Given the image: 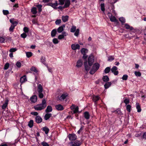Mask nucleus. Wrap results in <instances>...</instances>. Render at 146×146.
Here are the masks:
<instances>
[{"label":"nucleus","mask_w":146,"mask_h":146,"mask_svg":"<svg viewBox=\"0 0 146 146\" xmlns=\"http://www.w3.org/2000/svg\"><path fill=\"white\" fill-rule=\"evenodd\" d=\"M40 62L44 64L47 67V64H46V58L45 57L42 56L40 58Z\"/></svg>","instance_id":"obj_10"},{"label":"nucleus","mask_w":146,"mask_h":146,"mask_svg":"<svg viewBox=\"0 0 146 146\" xmlns=\"http://www.w3.org/2000/svg\"><path fill=\"white\" fill-rule=\"evenodd\" d=\"M69 139L70 141H74L77 139V136L74 133L69 134L68 135Z\"/></svg>","instance_id":"obj_6"},{"label":"nucleus","mask_w":146,"mask_h":146,"mask_svg":"<svg viewBox=\"0 0 146 146\" xmlns=\"http://www.w3.org/2000/svg\"><path fill=\"white\" fill-rule=\"evenodd\" d=\"M111 68L109 67H108L106 68L104 70V72L106 74L108 73L110 71Z\"/></svg>","instance_id":"obj_31"},{"label":"nucleus","mask_w":146,"mask_h":146,"mask_svg":"<svg viewBox=\"0 0 146 146\" xmlns=\"http://www.w3.org/2000/svg\"><path fill=\"white\" fill-rule=\"evenodd\" d=\"M46 106V101L45 99H43L41 104L34 106V108L36 110L40 111L44 109Z\"/></svg>","instance_id":"obj_1"},{"label":"nucleus","mask_w":146,"mask_h":146,"mask_svg":"<svg viewBox=\"0 0 146 146\" xmlns=\"http://www.w3.org/2000/svg\"><path fill=\"white\" fill-rule=\"evenodd\" d=\"M113 113H115L119 115H122V113L119 109H117L116 110L114 111L113 112Z\"/></svg>","instance_id":"obj_33"},{"label":"nucleus","mask_w":146,"mask_h":146,"mask_svg":"<svg viewBox=\"0 0 146 146\" xmlns=\"http://www.w3.org/2000/svg\"><path fill=\"white\" fill-rule=\"evenodd\" d=\"M18 22L16 21H14L13 23H12V25L13 26H16V25L17 24Z\"/></svg>","instance_id":"obj_64"},{"label":"nucleus","mask_w":146,"mask_h":146,"mask_svg":"<svg viewBox=\"0 0 146 146\" xmlns=\"http://www.w3.org/2000/svg\"><path fill=\"white\" fill-rule=\"evenodd\" d=\"M23 31L25 33H28L29 31V28L26 27H24L23 28Z\"/></svg>","instance_id":"obj_50"},{"label":"nucleus","mask_w":146,"mask_h":146,"mask_svg":"<svg viewBox=\"0 0 146 146\" xmlns=\"http://www.w3.org/2000/svg\"><path fill=\"white\" fill-rule=\"evenodd\" d=\"M31 11L33 14H36L37 13L36 8L35 7H33L31 9Z\"/></svg>","instance_id":"obj_32"},{"label":"nucleus","mask_w":146,"mask_h":146,"mask_svg":"<svg viewBox=\"0 0 146 146\" xmlns=\"http://www.w3.org/2000/svg\"><path fill=\"white\" fill-rule=\"evenodd\" d=\"M9 66V63H6L5 64V65L4 67V69L5 70H7V69Z\"/></svg>","instance_id":"obj_42"},{"label":"nucleus","mask_w":146,"mask_h":146,"mask_svg":"<svg viewBox=\"0 0 146 146\" xmlns=\"http://www.w3.org/2000/svg\"><path fill=\"white\" fill-rule=\"evenodd\" d=\"M30 70L31 71L34 72L36 73L37 72H38L36 68L34 67H32Z\"/></svg>","instance_id":"obj_43"},{"label":"nucleus","mask_w":146,"mask_h":146,"mask_svg":"<svg viewBox=\"0 0 146 146\" xmlns=\"http://www.w3.org/2000/svg\"><path fill=\"white\" fill-rule=\"evenodd\" d=\"M114 59V58L113 56H110L108 57V60L109 61H111L113 60Z\"/></svg>","instance_id":"obj_59"},{"label":"nucleus","mask_w":146,"mask_h":146,"mask_svg":"<svg viewBox=\"0 0 146 146\" xmlns=\"http://www.w3.org/2000/svg\"><path fill=\"white\" fill-rule=\"evenodd\" d=\"M33 120H31L29 123H28V126L29 127L31 128L33 126Z\"/></svg>","instance_id":"obj_36"},{"label":"nucleus","mask_w":146,"mask_h":146,"mask_svg":"<svg viewBox=\"0 0 146 146\" xmlns=\"http://www.w3.org/2000/svg\"><path fill=\"white\" fill-rule=\"evenodd\" d=\"M15 27V26H13V25H12L9 28V31H10L13 32V29Z\"/></svg>","instance_id":"obj_49"},{"label":"nucleus","mask_w":146,"mask_h":146,"mask_svg":"<svg viewBox=\"0 0 146 146\" xmlns=\"http://www.w3.org/2000/svg\"><path fill=\"white\" fill-rule=\"evenodd\" d=\"M78 107L77 106L73 110V113H77L78 111Z\"/></svg>","instance_id":"obj_47"},{"label":"nucleus","mask_w":146,"mask_h":146,"mask_svg":"<svg viewBox=\"0 0 146 146\" xmlns=\"http://www.w3.org/2000/svg\"><path fill=\"white\" fill-rule=\"evenodd\" d=\"M64 36L62 34L60 35H59L58 37V38L59 39H62L63 38H64Z\"/></svg>","instance_id":"obj_61"},{"label":"nucleus","mask_w":146,"mask_h":146,"mask_svg":"<svg viewBox=\"0 0 146 146\" xmlns=\"http://www.w3.org/2000/svg\"><path fill=\"white\" fill-rule=\"evenodd\" d=\"M42 129L45 132L46 134H47L49 131V129L46 127H43Z\"/></svg>","instance_id":"obj_29"},{"label":"nucleus","mask_w":146,"mask_h":146,"mask_svg":"<svg viewBox=\"0 0 146 146\" xmlns=\"http://www.w3.org/2000/svg\"><path fill=\"white\" fill-rule=\"evenodd\" d=\"M30 100L31 102L35 103L37 100V97L36 95L32 96L30 98Z\"/></svg>","instance_id":"obj_15"},{"label":"nucleus","mask_w":146,"mask_h":146,"mask_svg":"<svg viewBox=\"0 0 146 146\" xmlns=\"http://www.w3.org/2000/svg\"><path fill=\"white\" fill-rule=\"evenodd\" d=\"M88 62L89 65L90 66H91L93 64L94 62V57L92 55H90L88 58Z\"/></svg>","instance_id":"obj_4"},{"label":"nucleus","mask_w":146,"mask_h":146,"mask_svg":"<svg viewBox=\"0 0 146 146\" xmlns=\"http://www.w3.org/2000/svg\"><path fill=\"white\" fill-rule=\"evenodd\" d=\"M21 63L19 62H17L16 63V66L18 68H20L21 66Z\"/></svg>","instance_id":"obj_56"},{"label":"nucleus","mask_w":146,"mask_h":146,"mask_svg":"<svg viewBox=\"0 0 146 146\" xmlns=\"http://www.w3.org/2000/svg\"><path fill=\"white\" fill-rule=\"evenodd\" d=\"M81 52L82 54H84L88 52V50L85 48H82L81 50Z\"/></svg>","instance_id":"obj_30"},{"label":"nucleus","mask_w":146,"mask_h":146,"mask_svg":"<svg viewBox=\"0 0 146 146\" xmlns=\"http://www.w3.org/2000/svg\"><path fill=\"white\" fill-rule=\"evenodd\" d=\"M83 126L78 131V134H80L81 132L83 129Z\"/></svg>","instance_id":"obj_63"},{"label":"nucleus","mask_w":146,"mask_h":146,"mask_svg":"<svg viewBox=\"0 0 146 146\" xmlns=\"http://www.w3.org/2000/svg\"><path fill=\"white\" fill-rule=\"evenodd\" d=\"M141 109L140 105L137 104V112H140L141 111Z\"/></svg>","instance_id":"obj_55"},{"label":"nucleus","mask_w":146,"mask_h":146,"mask_svg":"<svg viewBox=\"0 0 146 146\" xmlns=\"http://www.w3.org/2000/svg\"><path fill=\"white\" fill-rule=\"evenodd\" d=\"M82 143L78 141H71L70 142L71 146H80Z\"/></svg>","instance_id":"obj_5"},{"label":"nucleus","mask_w":146,"mask_h":146,"mask_svg":"<svg viewBox=\"0 0 146 146\" xmlns=\"http://www.w3.org/2000/svg\"><path fill=\"white\" fill-rule=\"evenodd\" d=\"M99 99V97L98 96H94L93 97V100L95 102L98 101Z\"/></svg>","instance_id":"obj_27"},{"label":"nucleus","mask_w":146,"mask_h":146,"mask_svg":"<svg viewBox=\"0 0 146 146\" xmlns=\"http://www.w3.org/2000/svg\"><path fill=\"white\" fill-rule=\"evenodd\" d=\"M119 20L122 23H123L125 22V19L123 17H120L119 18Z\"/></svg>","instance_id":"obj_38"},{"label":"nucleus","mask_w":146,"mask_h":146,"mask_svg":"<svg viewBox=\"0 0 146 146\" xmlns=\"http://www.w3.org/2000/svg\"><path fill=\"white\" fill-rule=\"evenodd\" d=\"M3 14L5 15H7L9 14V12L8 10H3Z\"/></svg>","instance_id":"obj_52"},{"label":"nucleus","mask_w":146,"mask_h":146,"mask_svg":"<svg viewBox=\"0 0 146 146\" xmlns=\"http://www.w3.org/2000/svg\"><path fill=\"white\" fill-rule=\"evenodd\" d=\"M27 80L26 77V75H24L20 79V82L21 83H23L26 81Z\"/></svg>","instance_id":"obj_18"},{"label":"nucleus","mask_w":146,"mask_h":146,"mask_svg":"<svg viewBox=\"0 0 146 146\" xmlns=\"http://www.w3.org/2000/svg\"><path fill=\"white\" fill-rule=\"evenodd\" d=\"M35 121L38 123H40L42 121V119L39 116H36L35 118Z\"/></svg>","instance_id":"obj_9"},{"label":"nucleus","mask_w":146,"mask_h":146,"mask_svg":"<svg viewBox=\"0 0 146 146\" xmlns=\"http://www.w3.org/2000/svg\"><path fill=\"white\" fill-rule=\"evenodd\" d=\"M36 7L38 8V11L39 12H40L42 11L41 8L42 7V6L40 5H36Z\"/></svg>","instance_id":"obj_41"},{"label":"nucleus","mask_w":146,"mask_h":146,"mask_svg":"<svg viewBox=\"0 0 146 146\" xmlns=\"http://www.w3.org/2000/svg\"><path fill=\"white\" fill-rule=\"evenodd\" d=\"M76 29V27L74 26H73L70 29V32L72 33L74 32Z\"/></svg>","instance_id":"obj_39"},{"label":"nucleus","mask_w":146,"mask_h":146,"mask_svg":"<svg viewBox=\"0 0 146 146\" xmlns=\"http://www.w3.org/2000/svg\"><path fill=\"white\" fill-rule=\"evenodd\" d=\"M37 90L39 97L40 98H42L44 96L42 93L43 89L42 86L41 84H39L38 85Z\"/></svg>","instance_id":"obj_2"},{"label":"nucleus","mask_w":146,"mask_h":146,"mask_svg":"<svg viewBox=\"0 0 146 146\" xmlns=\"http://www.w3.org/2000/svg\"><path fill=\"white\" fill-rule=\"evenodd\" d=\"M110 21L112 22L116 23L118 22V20L114 16H112V17H111V18H110Z\"/></svg>","instance_id":"obj_23"},{"label":"nucleus","mask_w":146,"mask_h":146,"mask_svg":"<svg viewBox=\"0 0 146 146\" xmlns=\"http://www.w3.org/2000/svg\"><path fill=\"white\" fill-rule=\"evenodd\" d=\"M52 42L54 44H56L58 43L59 41L56 38H54L53 39Z\"/></svg>","instance_id":"obj_44"},{"label":"nucleus","mask_w":146,"mask_h":146,"mask_svg":"<svg viewBox=\"0 0 146 146\" xmlns=\"http://www.w3.org/2000/svg\"><path fill=\"white\" fill-rule=\"evenodd\" d=\"M5 39L3 37H0V42L1 43L4 42Z\"/></svg>","instance_id":"obj_62"},{"label":"nucleus","mask_w":146,"mask_h":146,"mask_svg":"<svg viewBox=\"0 0 146 146\" xmlns=\"http://www.w3.org/2000/svg\"><path fill=\"white\" fill-rule=\"evenodd\" d=\"M71 47L72 49L74 50H76L77 49H80V46L78 44H72L71 45Z\"/></svg>","instance_id":"obj_8"},{"label":"nucleus","mask_w":146,"mask_h":146,"mask_svg":"<svg viewBox=\"0 0 146 146\" xmlns=\"http://www.w3.org/2000/svg\"><path fill=\"white\" fill-rule=\"evenodd\" d=\"M52 107L50 106H48L46 110H45V112L48 113L51 112L52 111Z\"/></svg>","instance_id":"obj_17"},{"label":"nucleus","mask_w":146,"mask_h":146,"mask_svg":"<svg viewBox=\"0 0 146 146\" xmlns=\"http://www.w3.org/2000/svg\"><path fill=\"white\" fill-rule=\"evenodd\" d=\"M57 33V31L56 29L53 30L51 32V35L52 37H54Z\"/></svg>","instance_id":"obj_24"},{"label":"nucleus","mask_w":146,"mask_h":146,"mask_svg":"<svg viewBox=\"0 0 146 146\" xmlns=\"http://www.w3.org/2000/svg\"><path fill=\"white\" fill-rule=\"evenodd\" d=\"M17 50V49L16 48H11L9 50V51L11 53H12L13 52H14L15 51H16Z\"/></svg>","instance_id":"obj_53"},{"label":"nucleus","mask_w":146,"mask_h":146,"mask_svg":"<svg viewBox=\"0 0 146 146\" xmlns=\"http://www.w3.org/2000/svg\"><path fill=\"white\" fill-rule=\"evenodd\" d=\"M52 115L51 113H47L44 116V119L45 120H47Z\"/></svg>","instance_id":"obj_22"},{"label":"nucleus","mask_w":146,"mask_h":146,"mask_svg":"<svg viewBox=\"0 0 146 146\" xmlns=\"http://www.w3.org/2000/svg\"><path fill=\"white\" fill-rule=\"evenodd\" d=\"M83 64V62L82 60H79L77 62L76 66L78 67H81Z\"/></svg>","instance_id":"obj_21"},{"label":"nucleus","mask_w":146,"mask_h":146,"mask_svg":"<svg viewBox=\"0 0 146 146\" xmlns=\"http://www.w3.org/2000/svg\"><path fill=\"white\" fill-rule=\"evenodd\" d=\"M58 3L56 1L54 3L52 4L51 6L54 9H56V7L58 5Z\"/></svg>","instance_id":"obj_35"},{"label":"nucleus","mask_w":146,"mask_h":146,"mask_svg":"<svg viewBox=\"0 0 146 146\" xmlns=\"http://www.w3.org/2000/svg\"><path fill=\"white\" fill-rule=\"evenodd\" d=\"M61 23V20L60 19H57L55 22V24L56 25L60 24Z\"/></svg>","instance_id":"obj_51"},{"label":"nucleus","mask_w":146,"mask_h":146,"mask_svg":"<svg viewBox=\"0 0 146 146\" xmlns=\"http://www.w3.org/2000/svg\"><path fill=\"white\" fill-rule=\"evenodd\" d=\"M68 18L69 16L68 15L62 16V19L63 22H65L68 21Z\"/></svg>","instance_id":"obj_19"},{"label":"nucleus","mask_w":146,"mask_h":146,"mask_svg":"<svg viewBox=\"0 0 146 146\" xmlns=\"http://www.w3.org/2000/svg\"><path fill=\"white\" fill-rule=\"evenodd\" d=\"M41 145L43 146H49L48 143L45 142H42L41 143Z\"/></svg>","instance_id":"obj_60"},{"label":"nucleus","mask_w":146,"mask_h":146,"mask_svg":"<svg viewBox=\"0 0 146 146\" xmlns=\"http://www.w3.org/2000/svg\"><path fill=\"white\" fill-rule=\"evenodd\" d=\"M8 102V100H6L5 103L3 104L2 106V108L3 109H5L7 106Z\"/></svg>","instance_id":"obj_26"},{"label":"nucleus","mask_w":146,"mask_h":146,"mask_svg":"<svg viewBox=\"0 0 146 146\" xmlns=\"http://www.w3.org/2000/svg\"><path fill=\"white\" fill-rule=\"evenodd\" d=\"M125 28L127 29H129L131 30L133 29V28L132 27H130V26L127 24H125Z\"/></svg>","instance_id":"obj_34"},{"label":"nucleus","mask_w":146,"mask_h":146,"mask_svg":"<svg viewBox=\"0 0 146 146\" xmlns=\"http://www.w3.org/2000/svg\"><path fill=\"white\" fill-rule=\"evenodd\" d=\"M131 106L129 105H127L126 106V109L128 111L130 112L131 111Z\"/></svg>","instance_id":"obj_40"},{"label":"nucleus","mask_w":146,"mask_h":146,"mask_svg":"<svg viewBox=\"0 0 146 146\" xmlns=\"http://www.w3.org/2000/svg\"><path fill=\"white\" fill-rule=\"evenodd\" d=\"M102 80L104 82H107L109 81V79L108 77L107 76H104L102 78Z\"/></svg>","instance_id":"obj_28"},{"label":"nucleus","mask_w":146,"mask_h":146,"mask_svg":"<svg viewBox=\"0 0 146 146\" xmlns=\"http://www.w3.org/2000/svg\"><path fill=\"white\" fill-rule=\"evenodd\" d=\"M55 108L56 110H58L62 111L64 110V108L61 104L56 105Z\"/></svg>","instance_id":"obj_14"},{"label":"nucleus","mask_w":146,"mask_h":146,"mask_svg":"<svg viewBox=\"0 0 146 146\" xmlns=\"http://www.w3.org/2000/svg\"><path fill=\"white\" fill-rule=\"evenodd\" d=\"M65 27V25H63L62 26L59 27L57 29V32L59 33L62 32L64 30V28Z\"/></svg>","instance_id":"obj_16"},{"label":"nucleus","mask_w":146,"mask_h":146,"mask_svg":"<svg viewBox=\"0 0 146 146\" xmlns=\"http://www.w3.org/2000/svg\"><path fill=\"white\" fill-rule=\"evenodd\" d=\"M59 1V3L58 5H63L64 4V2H65L66 0H58Z\"/></svg>","instance_id":"obj_45"},{"label":"nucleus","mask_w":146,"mask_h":146,"mask_svg":"<svg viewBox=\"0 0 146 146\" xmlns=\"http://www.w3.org/2000/svg\"><path fill=\"white\" fill-rule=\"evenodd\" d=\"M65 2V4L63 7V8H66L68 7L70 4V0H66Z\"/></svg>","instance_id":"obj_11"},{"label":"nucleus","mask_w":146,"mask_h":146,"mask_svg":"<svg viewBox=\"0 0 146 146\" xmlns=\"http://www.w3.org/2000/svg\"><path fill=\"white\" fill-rule=\"evenodd\" d=\"M111 83L110 82H106L104 85V86L105 89L108 88L111 85Z\"/></svg>","instance_id":"obj_25"},{"label":"nucleus","mask_w":146,"mask_h":146,"mask_svg":"<svg viewBox=\"0 0 146 146\" xmlns=\"http://www.w3.org/2000/svg\"><path fill=\"white\" fill-rule=\"evenodd\" d=\"M68 96L67 94H63L59 98V99L61 101L64 100Z\"/></svg>","instance_id":"obj_12"},{"label":"nucleus","mask_w":146,"mask_h":146,"mask_svg":"<svg viewBox=\"0 0 146 146\" xmlns=\"http://www.w3.org/2000/svg\"><path fill=\"white\" fill-rule=\"evenodd\" d=\"M31 114L32 115H35V116H38V113L36 112H31Z\"/></svg>","instance_id":"obj_57"},{"label":"nucleus","mask_w":146,"mask_h":146,"mask_svg":"<svg viewBox=\"0 0 146 146\" xmlns=\"http://www.w3.org/2000/svg\"><path fill=\"white\" fill-rule=\"evenodd\" d=\"M101 9L102 11H105L104 4V3L101 4Z\"/></svg>","instance_id":"obj_48"},{"label":"nucleus","mask_w":146,"mask_h":146,"mask_svg":"<svg viewBox=\"0 0 146 146\" xmlns=\"http://www.w3.org/2000/svg\"><path fill=\"white\" fill-rule=\"evenodd\" d=\"M84 65L85 70L87 72L88 71L90 68V67L91 66H90L89 65V66L88 65L87 62L86 61L84 62Z\"/></svg>","instance_id":"obj_13"},{"label":"nucleus","mask_w":146,"mask_h":146,"mask_svg":"<svg viewBox=\"0 0 146 146\" xmlns=\"http://www.w3.org/2000/svg\"><path fill=\"white\" fill-rule=\"evenodd\" d=\"M127 78L128 76L127 74H125L123 76L122 78L123 80H127Z\"/></svg>","instance_id":"obj_46"},{"label":"nucleus","mask_w":146,"mask_h":146,"mask_svg":"<svg viewBox=\"0 0 146 146\" xmlns=\"http://www.w3.org/2000/svg\"><path fill=\"white\" fill-rule=\"evenodd\" d=\"M84 117L86 119H88L90 117V115L88 111H86L84 113Z\"/></svg>","instance_id":"obj_20"},{"label":"nucleus","mask_w":146,"mask_h":146,"mask_svg":"<svg viewBox=\"0 0 146 146\" xmlns=\"http://www.w3.org/2000/svg\"><path fill=\"white\" fill-rule=\"evenodd\" d=\"M27 36V35L25 33H23L21 35V36L23 38H25Z\"/></svg>","instance_id":"obj_58"},{"label":"nucleus","mask_w":146,"mask_h":146,"mask_svg":"<svg viewBox=\"0 0 146 146\" xmlns=\"http://www.w3.org/2000/svg\"><path fill=\"white\" fill-rule=\"evenodd\" d=\"M117 67L115 66H113L111 69V71L115 75H117L118 74V72L117 70Z\"/></svg>","instance_id":"obj_7"},{"label":"nucleus","mask_w":146,"mask_h":146,"mask_svg":"<svg viewBox=\"0 0 146 146\" xmlns=\"http://www.w3.org/2000/svg\"><path fill=\"white\" fill-rule=\"evenodd\" d=\"M124 102L125 104L126 105H127L129 104V99H126L124 100Z\"/></svg>","instance_id":"obj_54"},{"label":"nucleus","mask_w":146,"mask_h":146,"mask_svg":"<svg viewBox=\"0 0 146 146\" xmlns=\"http://www.w3.org/2000/svg\"><path fill=\"white\" fill-rule=\"evenodd\" d=\"M26 54L27 57L29 58L32 55V53L30 52H26Z\"/></svg>","instance_id":"obj_37"},{"label":"nucleus","mask_w":146,"mask_h":146,"mask_svg":"<svg viewBox=\"0 0 146 146\" xmlns=\"http://www.w3.org/2000/svg\"><path fill=\"white\" fill-rule=\"evenodd\" d=\"M100 67V65L98 63H95L93 65L92 68L90 71V73L91 74H93L98 70Z\"/></svg>","instance_id":"obj_3"}]
</instances>
